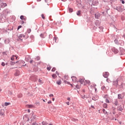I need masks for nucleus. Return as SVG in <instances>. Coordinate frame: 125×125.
Segmentation results:
<instances>
[{"mask_svg":"<svg viewBox=\"0 0 125 125\" xmlns=\"http://www.w3.org/2000/svg\"><path fill=\"white\" fill-rule=\"evenodd\" d=\"M5 112H4V109H1L0 110V116H1V117H4L5 116Z\"/></svg>","mask_w":125,"mask_h":125,"instance_id":"obj_1","label":"nucleus"},{"mask_svg":"<svg viewBox=\"0 0 125 125\" xmlns=\"http://www.w3.org/2000/svg\"><path fill=\"white\" fill-rule=\"evenodd\" d=\"M71 79H72V82H73V83H76V82H78V79H77V77H76L75 76H72L71 77Z\"/></svg>","mask_w":125,"mask_h":125,"instance_id":"obj_2","label":"nucleus"},{"mask_svg":"<svg viewBox=\"0 0 125 125\" xmlns=\"http://www.w3.org/2000/svg\"><path fill=\"white\" fill-rule=\"evenodd\" d=\"M103 76L104 77V78H108V77L109 76V72H104L103 73Z\"/></svg>","mask_w":125,"mask_h":125,"instance_id":"obj_3","label":"nucleus"},{"mask_svg":"<svg viewBox=\"0 0 125 125\" xmlns=\"http://www.w3.org/2000/svg\"><path fill=\"white\" fill-rule=\"evenodd\" d=\"M0 6L2 8H3L4 7H5V6H7V4H6V3H0Z\"/></svg>","mask_w":125,"mask_h":125,"instance_id":"obj_4","label":"nucleus"},{"mask_svg":"<svg viewBox=\"0 0 125 125\" xmlns=\"http://www.w3.org/2000/svg\"><path fill=\"white\" fill-rule=\"evenodd\" d=\"M77 83H78V84L76 85H75V87L76 88H77V89H80V88H81L82 84L79 83L78 82Z\"/></svg>","mask_w":125,"mask_h":125,"instance_id":"obj_5","label":"nucleus"},{"mask_svg":"<svg viewBox=\"0 0 125 125\" xmlns=\"http://www.w3.org/2000/svg\"><path fill=\"white\" fill-rule=\"evenodd\" d=\"M84 82V79H80L79 82H77V83H79L80 84H83V83Z\"/></svg>","mask_w":125,"mask_h":125,"instance_id":"obj_6","label":"nucleus"},{"mask_svg":"<svg viewBox=\"0 0 125 125\" xmlns=\"http://www.w3.org/2000/svg\"><path fill=\"white\" fill-rule=\"evenodd\" d=\"M20 19L24 21H26V20L27 19L26 17H24V16H21Z\"/></svg>","mask_w":125,"mask_h":125,"instance_id":"obj_7","label":"nucleus"},{"mask_svg":"<svg viewBox=\"0 0 125 125\" xmlns=\"http://www.w3.org/2000/svg\"><path fill=\"white\" fill-rule=\"evenodd\" d=\"M114 37L115 38H116L114 40V42L115 43H118V39H119V37H118L117 36H115Z\"/></svg>","mask_w":125,"mask_h":125,"instance_id":"obj_8","label":"nucleus"},{"mask_svg":"<svg viewBox=\"0 0 125 125\" xmlns=\"http://www.w3.org/2000/svg\"><path fill=\"white\" fill-rule=\"evenodd\" d=\"M14 57L16 58V59H17L18 58L17 56L15 55H13L12 57L11 58V60H12V61H13V60H14Z\"/></svg>","mask_w":125,"mask_h":125,"instance_id":"obj_9","label":"nucleus"},{"mask_svg":"<svg viewBox=\"0 0 125 125\" xmlns=\"http://www.w3.org/2000/svg\"><path fill=\"white\" fill-rule=\"evenodd\" d=\"M38 82L40 84H42V83H43V81L42 80H41V79H39Z\"/></svg>","mask_w":125,"mask_h":125,"instance_id":"obj_10","label":"nucleus"},{"mask_svg":"<svg viewBox=\"0 0 125 125\" xmlns=\"http://www.w3.org/2000/svg\"><path fill=\"white\" fill-rule=\"evenodd\" d=\"M123 98H124V96L122 94H118V99H123Z\"/></svg>","mask_w":125,"mask_h":125,"instance_id":"obj_11","label":"nucleus"},{"mask_svg":"<svg viewBox=\"0 0 125 125\" xmlns=\"http://www.w3.org/2000/svg\"><path fill=\"white\" fill-rule=\"evenodd\" d=\"M10 104H11L10 103L5 102V104H4V106H5L6 107H7V106L10 105Z\"/></svg>","mask_w":125,"mask_h":125,"instance_id":"obj_12","label":"nucleus"},{"mask_svg":"<svg viewBox=\"0 0 125 125\" xmlns=\"http://www.w3.org/2000/svg\"><path fill=\"white\" fill-rule=\"evenodd\" d=\"M57 83L59 85H60V84H61V83H62L61 80H59V81H57Z\"/></svg>","mask_w":125,"mask_h":125,"instance_id":"obj_13","label":"nucleus"},{"mask_svg":"<svg viewBox=\"0 0 125 125\" xmlns=\"http://www.w3.org/2000/svg\"><path fill=\"white\" fill-rule=\"evenodd\" d=\"M16 63H19L20 64H21V63H25V62L23 61H19L17 62Z\"/></svg>","mask_w":125,"mask_h":125,"instance_id":"obj_14","label":"nucleus"},{"mask_svg":"<svg viewBox=\"0 0 125 125\" xmlns=\"http://www.w3.org/2000/svg\"><path fill=\"white\" fill-rule=\"evenodd\" d=\"M114 85H118V81H115L113 82Z\"/></svg>","mask_w":125,"mask_h":125,"instance_id":"obj_15","label":"nucleus"},{"mask_svg":"<svg viewBox=\"0 0 125 125\" xmlns=\"http://www.w3.org/2000/svg\"><path fill=\"white\" fill-rule=\"evenodd\" d=\"M100 17V15H98L97 14H96L95 15V18H96L97 19H98V17Z\"/></svg>","mask_w":125,"mask_h":125,"instance_id":"obj_16","label":"nucleus"},{"mask_svg":"<svg viewBox=\"0 0 125 125\" xmlns=\"http://www.w3.org/2000/svg\"><path fill=\"white\" fill-rule=\"evenodd\" d=\"M31 29L30 28H29V29H28L27 30V33H28V34H30V33H31Z\"/></svg>","mask_w":125,"mask_h":125,"instance_id":"obj_17","label":"nucleus"},{"mask_svg":"<svg viewBox=\"0 0 125 125\" xmlns=\"http://www.w3.org/2000/svg\"><path fill=\"white\" fill-rule=\"evenodd\" d=\"M52 78L53 79H56V78H57V76H56V74H54L52 75Z\"/></svg>","mask_w":125,"mask_h":125,"instance_id":"obj_18","label":"nucleus"},{"mask_svg":"<svg viewBox=\"0 0 125 125\" xmlns=\"http://www.w3.org/2000/svg\"><path fill=\"white\" fill-rule=\"evenodd\" d=\"M107 106H108V105L107 104H103L104 108H107Z\"/></svg>","mask_w":125,"mask_h":125,"instance_id":"obj_19","label":"nucleus"},{"mask_svg":"<svg viewBox=\"0 0 125 125\" xmlns=\"http://www.w3.org/2000/svg\"><path fill=\"white\" fill-rule=\"evenodd\" d=\"M28 108H34V105L30 104L27 105Z\"/></svg>","mask_w":125,"mask_h":125,"instance_id":"obj_20","label":"nucleus"},{"mask_svg":"<svg viewBox=\"0 0 125 125\" xmlns=\"http://www.w3.org/2000/svg\"><path fill=\"white\" fill-rule=\"evenodd\" d=\"M77 15H78V16H81V11H78L77 12Z\"/></svg>","mask_w":125,"mask_h":125,"instance_id":"obj_21","label":"nucleus"},{"mask_svg":"<svg viewBox=\"0 0 125 125\" xmlns=\"http://www.w3.org/2000/svg\"><path fill=\"white\" fill-rule=\"evenodd\" d=\"M103 112L104 113V114L105 115H106V114H107V111H106V110L105 109H103Z\"/></svg>","mask_w":125,"mask_h":125,"instance_id":"obj_22","label":"nucleus"},{"mask_svg":"<svg viewBox=\"0 0 125 125\" xmlns=\"http://www.w3.org/2000/svg\"><path fill=\"white\" fill-rule=\"evenodd\" d=\"M45 2H46V3H49V2H50L51 0H45Z\"/></svg>","mask_w":125,"mask_h":125,"instance_id":"obj_23","label":"nucleus"},{"mask_svg":"<svg viewBox=\"0 0 125 125\" xmlns=\"http://www.w3.org/2000/svg\"><path fill=\"white\" fill-rule=\"evenodd\" d=\"M51 69V67H50V66H47V70L48 71H50Z\"/></svg>","mask_w":125,"mask_h":125,"instance_id":"obj_24","label":"nucleus"},{"mask_svg":"<svg viewBox=\"0 0 125 125\" xmlns=\"http://www.w3.org/2000/svg\"><path fill=\"white\" fill-rule=\"evenodd\" d=\"M87 84H88V85H90V81H89V80H87Z\"/></svg>","mask_w":125,"mask_h":125,"instance_id":"obj_25","label":"nucleus"},{"mask_svg":"<svg viewBox=\"0 0 125 125\" xmlns=\"http://www.w3.org/2000/svg\"><path fill=\"white\" fill-rule=\"evenodd\" d=\"M69 12H73V9L71 8H69Z\"/></svg>","mask_w":125,"mask_h":125,"instance_id":"obj_26","label":"nucleus"},{"mask_svg":"<svg viewBox=\"0 0 125 125\" xmlns=\"http://www.w3.org/2000/svg\"><path fill=\"white\" fill-rule=\"evenodd\" d=\"M16 63V62H11L10 65H15Z\"/></svg>","mask_w":125,"mask_h":125,"instance_id":"obj_27","label":"nucleus"},{"mask_svg":"<svg viewBox=\"0 0 125 125\" xmlns=\"http://www.w3.org/2000/svg\"><path fill=\"white\" fill-rule=\"evenodd\" d=\"M56 68H53L52 69V72H55V71H56Z\"/></svg>","mask_w":125,"mask_h":125,"instance_id":"obj_28","label":"nucleus"},{"mask_svg":"<svg viewBox=\"0 0 125 125\" xmlns=\"http://www.w3.org/2000/svg\"><path fill=\"white\" fill-rule=\"evenodd\" d=\"M87 80H85L84 81V85H85V84H87Z\"/></svg>","mask_w":125,"mask_h":125,"instance_id":"obj_29","label":"nucleus"},{"mask_svg":"<svg viewBox=\"0 0 125 125\" xmlns=\"http://www.w3.org/2000/svg\"><path fill=\"white\" fill-rule=\"evenodd\" d=\"M105 102L106 103H110V101L108 100V99H106Z\"/></svg>","mask_w":125,"mask_h":125,"instance_id":"obj_30","label":"nucleus"},{"mask_svg":"<svg viewBox=\"0 0 125 125\" xmlns=\"http://www.w3.org/2000/svg\"><path fill=\"white\" fill-rule=\"evenodd\" d=\"M42 125H47V123H46L44 122H42Z\"/></svg>","mask_w":125,"mask_h":125,"instance_id":"obj_31","label":"nucleus"},{"mask_svg":"<svg viewBox=\"0 0 125 125\" xmlns=\"http://www.w3.org/2000/svg\"><path fill=\"white\" fill-rule=\"evenodd\" d=\"M42 19H45V17H44V15L42 14Z\"/></svg>","mask_w":125,"mask_h":125,"instance_id":"obj_32","label":"nucleus"},{"mask_svg":"<svg viewBox=\"0 0 125 125\" xmlns=\"http://www.w3.org/2000/svg\"><path fill=\"white\" fill-rule=\"evenodd\" d=\"M21 28H22V25H20L18 26V30H19Z\"/></svg>","mask_w":125,"mask_h":125,"instance_id":"obj_33","label":"nucleus"},{"mask_svg":"<svg viewBox=\"0 0 125 125\" xmlns=\"http://www.w3.org/2000/svg\"><path fill=\"white\" fill-rule=\"evenodd\" d=\"M49 96H50V97H53L54 95H53V94H50L49 95Z\"/></svg>","mask_w":125,"mask_h":125,"instance_id":"obj_34","label":"nucleus"},{"mask_svg":"<svg viewBox=\"0 0 125 125\" xmlns=\"http://www.w3.org/2000/svg\"><path fill=\"white\" fill-rule=\"evenodd\" d=\"M1 65L2 66H5V63L4 62H2Z\"/></svg>","mask_w":125,"mask_h":125,"instance_id":"obj_35","label":"nucleus"},{"mask_svg":"<svg viewBox=\"0 0 125 125\" xmlns=\"http://www.w3.org/2000/svg\"><path fill=\"white\" fill-rule=\"evenodd\" d=\"M64 78H65V79H66V80H68V76L65 75V76H64Z\"/></svg>","mask_w":125,"mask_h":125,"instance_id":"obj_36","label":"nucleus"},{"mask_svg":"<svg viewBox=\"0 0 125 125\" xmlns=\"http://www.w3.org/2000/svg\"><path fill=\"white\" fill-rule=\"evenodd\" d=\"M33 62H34V61H33V60L29 61V63H30L31 64H32V63H33Z\"/></svg>","mask_w":125,"mask_h":125,"instance_id":"obj_37","label":"nucleus"},{"mask_svg":"<svg viewBox=\"0 0 125 125\" xmlns=\"http://www.w3.org/2000/svg\"><path fill=\"white\" fill-rule=\"evenodd\" d=\"M52 102L51 101H49L48 102V104H51Z\"/></svg>","mask_w":125,"mask_h":125,"instance_id":"obj_38","label":"nucleus"},{"mask_svg":"<svg viewBox=\"0 0 125 125\" xmlns=\"http://www.w3.org/2000/svg\"><path fill=\"white\" fill-rule=\"evenodd\" d=\"M66 103L67 105H70V102H68Z\"/></svg>","mask_w":125,"mask_h":125,"instance_id":"obj_39","label":"nucleus"},{"mask_svg":"<svg viewBox=\"0 0 125 125\" xmlns=\"http://www.w3.org/2000/svg\"><path fill=\"white\" fill-rule=\"evenodd\" d=\"M20 37H23V38H25V36H24L23 35H21Z\"/></svg>","mask_w":125,"mask_h":125,"instance_id":"obj_40","label":"nucleus"},{"mask_svg":"<svg viewBox=\"0 0 125 125\" xmlns=\"http://www.w3.org/2000/svg\"><path fill=\"white\" fill-rule=\"evenodd\" d=\"M91 108H92L93 109H95L94 106H93V105H91Z\"/></svg>","mask_w":125,"mask_h":125,"instance_id":"obj_41","label":"nucleus"},{"mask_svg":"<svg viewBox=\"0 0 125 125\" xmlns=\"http://www.w3.org/2000/svg\"><path fill=\"white\" fill-rule=\"evenodd\" d=\"M31 125H37V124L36 123H34Z\"/></svg>","mask_w":125,"mask_h":125,"instance_id":"obj_42","label":"nucleus"},{"mask_svg":"<svg viewBox=\"0 0 125 125\" xmlns=\"http://www.w3.org/2000/svg\"><path fill=\"white\" fill-rule=\"evenodd\" d=\"M69 84H70V85H71V86H72V87H73V84H71V83H68Z\"/></svg>","mask_w":125,"mask_h":125,"instance_id":"obj_43","label":"nucleus"},{"mask_svg":"<svg viewBox=\"0 0 125 125\" xmlns=\"http://www.w3.org/2000/svg\"><path fill=\"white\" fill-rule=\"evenodd\" d=\"M122 3H123V4H125V1L122 0Z\"/></svg>","mask_w":125,"mask_h":125,"instance_id":"obj_44","label":"nucleus"},{"mask_svg":"<svg viewBox=\"0 0 125 125\" xmlns=\"http://www.w3.org/2000/svg\"><path fill=\"white\" fill-rule=\"evenodd\" d=\"M56 74H57V75H59V73H58V72L56 71Z\"/></svg>","mask_w":125,"mask_h":125,"instance_id":"obj_45","label":"nucleus"},{"mask_svg":"<svg viewBox=\"0 0 125 125\" xmlns=\"http://www.w3.org/2000/svg\"><path fill=\"white\" fill-rule=\"evenodd\" d=\"M70 99H70V98H67V100H68V101H70Z\"/></svg>","mask_w":125,"mask_h":125,"instance_id":"obj_46","label":"nucleus"},{"mask_svg":"<svg viewBox=\"0 0 125 125\" xmlns=\"http://www.w3.org/2000/svg\"><path fill=\"white\" fill-rule=\"evenodd\" d=\"M113 114L114 115H115V114H116V112H115V111H113Z\"/></svg>","mask_w":125,"mask_h":125,"instance_id":"obj_47","label":"nucleus"},{"mask_svg":"<svg viewBox=\"0 0 125 125\" xmlns=\"http://www.w3.org/2000/svg\"><path fill=\"white\" fill-rule=\"evenodd\" d=\"M52 100H53V101H54L55 100V99L54 98H53L52 99Z\"/></svg>","mask_w":125,"mask_h":125,"instance_id":"obj_48","label":"nucleus"},{"mask_svg":"<svg viewBox=\"0 0 125 125\" xmlns=\"http://www.w3.org/2000/svg\"><path fill=\"white\" fill-rule=\"evenodd\" d=\"M3 54H5V55H6V52H4L3 53Z\"/></svg>","mask_w":125,"mask_h":125,"instance_id":"obj_49","label":"nucleus"},{"mask_svg":"<svg viewBox=\"0 0 125 125\" xmlns=\"http://www.w3.org/2000/svg\"><path fill=\"white\" fill-rule=\"evenodd\" d=\"M30 109H28V113H30Z\"/></svg>","mask_w":125,"mask_h":125,"instance_id":"obj_50","label":"nucleus"},{"mask_svg":"<svg viewBox=\"0 0 125 125\" xmlns=\"http://www.w3.org/2000/svg\"><path fill=\"white\" fill-rule=\"evenodd\" d=\"M62 1H66L67 0H62Z\"/></svg>","mask_w":125,"mask_h":125,"instance_id":"obj_51","label":"nucleus"},{"mask_svg":"<svg viewBox=\"0 0 125 125\" xmlns=\"http://www.w3.org/2000/svg\"><path fill=\"white\" fill-rule=\"evenodd\" d=\"M93 100H95V101L96 100V99H94V98H93Z\"/></svg>","mask_w":125,"mask_h":125,"instance_id":"obj_52","label":"nucleus"},{"mask_svg":"<svg viewBox=\"0 0 125 125\" xmlns=\"http://www.w3.org/2000/svg\"><path fill=\"white\" fill-rule=\"evenodd\" d=\"M38 0V1H41V0Z\"/></svg>","mask_w":125,"mask_h":125,"instance_id":"obj_53","label":"nucleus"},{"mask_svg":"<svg viewBox=\"0 0 125 125\" xmlns=\"http://www.w3.org/2000/svg\"><path fill=\"white\" fill-rule=\"evenodd\" d=\"M1 89L0 88V91H1Z\"/></svg>","mask_w":125,"mask_h":125,"instance_id":"obj_54","label":"nucleus"},{"mask_svg":"<svg viewBox=\"0 0 125 125\" xmlns=\"http://www.w3.org/2000/svg\"><path fill=\"white\" fill-rule=\"evenodd\" d=\"M43 102H45V101L44 100H43Z\"/></svg>","mask_w":125,"mask_h":125,"instance_id":"obj_55","label":"nucleus"},{"mask_svg":"<svg viewBox=\"0 0 125 125\" xmlns=\"http://www.w3.org/2000/svg\"><path fill=\"white\" fill-rule=\"evenodd\" d=\"M55 42H56V38H55Z\"/></svg>","mask_w":125,"mask_h":125,"instance_id":"obj_56","label":"nucleus"},{"mask_svg":"<svg viewBox=\"0 0 125 125\" xmlns=\"http://www.w3.org/2000/svg\"><path fill=\"white\" fill-rule=\"evenodd\" d=\"M107 82H108V79H106Z\"/></svg>","mask_w":125,"mask_h":125,"instance_id":"obj_57","label":"nucleus"},{"mask_svg":"<svg viewBox=\"0 0 125 125\" xmlns=\"http://www.w3.org/2000/svg\"><path fill=\"white\" fill-rule=\"evenodd\" d=\"M41 36H42V34H41Z\"/></svg>","mask_w":125,"mask_h":125,"instance_id":"obj_58","label":"nucleus"},{"mask_svg":"<svg viewBox=\"0 0 125 125\" xmlns=\"http://www.w3.org/2000/svg\"><path fill=\"white\" fill-rule=\"evenodd\" d=\"M95 90H96V88H95Z\"/></svg>","mask_w":125,"mask_h":125,"instance_id":"obj_59","label":"nucleus"},{"mask_svg":"<svg viewBox=\"0 0 125 125\" xmlns=\"http://www.w3.org/2000/svg\"><path fill=\"white\" fill-rule=\"evenodd\" d=\"M1 10L0 8V10Z\"/></svg>","mask_w":125,"mask_h":125,"instance_id":"obj_60","label":"nucleus"},{"mask_svg":"<svg viewBox=\"0 0 125 125\" xmlns=\"http://www.w3.org/2000/svg\"><path fill=\"white\" fill-rule=\"evenodd\" d=\"M5 10H7V9H6Z\"/></svg>","mask_w":125,"mask_h":125,"instance_id":"obj_61","label":"nucleus"}]
</instances>
